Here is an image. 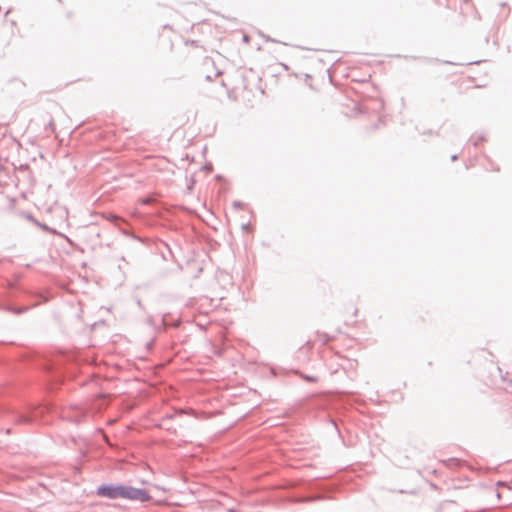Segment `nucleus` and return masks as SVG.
Wrapping results in <instances>:
<instances>
[{
	"instance_id": "1",
	"label": "nucleus",
	"mask_w": 512,
	"mask_h": 512,
	"mask_svg": "<svg viewBox=\"0 0 512 512\" xmlns=\"http://www.w3.org/2000/svg\"><path fill=\"white\" fill-rule=\"evenodd\" d=\"M97 493L102 497H107L110 499L126 498L130 500H138L141 502L150 499L147 491L127 486L103 485L98 488Z\"/></svg>"
}]
</instances>
